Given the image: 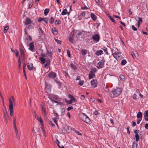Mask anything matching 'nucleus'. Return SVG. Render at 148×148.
Masks as SVG:
<instances>
[{"mask_svg": "<svg viewBox=\"0 0 148 148\" xmlns=\"http://www.w3.org/2000/svg\"><path fill=\"white\" fill-rule=\"evenodd\" d=\"M59 118L55 117L53 119V120L54 123L56 124L58 126V124L57 121L58 120Z\"/></svg>", "mask_w": 148, "mask_h": 148, "instance_id": "obj_27", "label": "nucleus"}, {"mask_svg": "<svg viewBox=\"0 0 148 148\" xmlns=\"http://www.w3.org/2000/svg\"><path fill=\"white\" fill-rule=\"evenodd\" d=\"M9 109L10 115L11 116H12L13 114V108Z\"/></svg>", "mask_w": 148, "mask_h": 148, "instance_id": "obj_36", "label": "nucleus"}, {"mask_svg": "<svg viewBox=\"0 0 148 148\" xmlns=\"http://www.w3.org/2000/svg\"><path fill=\"white\" fill-rule=\"evenodd\" d=\"M9 108H13V103H14L13 101L11 99H9Z\"/></svg>", "mask_w": 148, "mask_h": 148, "instance_id": "obj_16", "label": "nucleus"}, {"mask_svg": "<svg viewBox=\"0 0 148 148\" xmlns=\"http://www.w3.org/2000/svg\"><path fill=\"white\" fill-rule=\"evenodd\" d=\"M95 77V75L94 73L90 72L89 74V78L90 79H91Z\"/></svg>", "mask_w": 148, "mask_h": 148, "instance_id": "obj_22", "label": "nucleus"}, {"mask_svg": "<svg viewBox=\"0 0 148 148\" xmlns=\"http://www.w3.org/2000/svg\"><path fill=\"white\" fill-rule=\"evenodd\" d=\"M73 108L71 106L67 108V110L68 111H69V110H71L73 109Z\"/></svg>", "mask_w": 148, "mask_h": 148, "instance_id": "obj_63", "label": "nucleus"}, {"mask_svg": "<svg viewBox=\"0 0 148 148\" xmlns=\"http://www.w3.org/2000/svg\"><path fill=\"white\" fill-rule=\"evenodd\" d=\"M72 102V103L74 101H75V98L73 97L72 98H71L70 100Z\"/></svg>", "mask_w": 148, "mask_h": 148, "instance_id": "obj_62", "label": "nucleus"}, {"mask_svg": "<svg viewBox=\"0 0 148 148\" xmlns=\"http://www.w3.org/2000/svg\"><path fill=\"white\" fill-rule=\"evenodd\" d=\"M55 41L59 44H60L61 43V41L60 40L56 39L55 38Z\"/></svg>", "mask_w": 148, "mask_h": 148, "instance_id": "obj_50", "label": "nucleus"}, {"mask_svg": "<svg viewBox=\"0 0 148 148\" xmlns=\"http://www.w3.org/2000/svg\"><path fill=\"white\" fill-rule=\"evenodd\" d=\"M112 55L117 60H121L122 58L121 53L117 48H114L112 50Z\"/></svg>", "mask_w": 148, "mask_h": 148, "instance_id": "obj_2", "label": "nucleus"}, {"mask_svg": "<svg viewBox=\"0 0 148 148\" xmlns=\"http://www.w3.org/2000/svg\"><path fill=\"white\" fill-rule=\"evenodd\" d=\"M43 20L46 23H48V18H43Z\"/></svg>", "mask_w": 148, "mask_h": 148, "instance_id": "obj_48", "label": "nucleus"}, {"mask_svg": "<svg viewBox=\"0 0 148 148\" xmlns=\"http://www.w3.org/2000/svg\"><path fill=\"white\" fill-rule=\"evenodd\" d=\"M144 118L145 120L148 121V110L145 111L144 112Z\"/></svg>", "mask_w": 148, "mask_h": 148, "instance_id": "obj_14", "label": "nucleus"}, {"mask_svg": "<svg viewBox=\"0 0 148 148\" xmlns=\"http://www.w3.org/2000/svg\"><path fill=\"white\" fill-rule=\"evenodd\" d=\"M32 22L31 20L29 18H26L25 21V25H27L31 23Z\"/></svg>", "mask_w": 148, "mask_h": 148, "instance_id": "obj_12", "label": "nucleus"}, {"mask_svg": "<svg viewBox=\"0 0 148 148\" xmlns=\"http://www.w3.org/2000/svg\"><path fill=\"white\" fill-rule=\"evenodd\" d=\"M3 112L4 114V117L5 119V122L7 123V115H6V113L4 112V111H3Z\"/></svg>", "mask_w": 148, "mask_h": 148, "instance_id": "obj_32", "label": "nucleus"}, {"mask_svg": "<svg viewBox=\"0 0 148 148\" xmlns=\"http://www.w3.org/2000/svg\"><path fill=\"white\" fill-rule=\"evenodd\" d=\"M90 16L92 19L94 21H95L97 19V16L94 13H91L90 14Z\"/></svg>", "mask_w": 148, "mask_h": 148, "instance_id": "obj_21", "label": "nucleus"}, {"mask_svg": "<svg viewBox=\"0 0 148 148\" xmlns=\"http://www.w3.org/2000/svg\"><path fill=\"white\" fill-rule=\"evenodd\" d=\"M27 67L29 70H31L34 69V67L32 63H28L27 64Z\"/></svg>", "mask_w": 148, "mask_h": 148, "instance_id": "obj_9", "label": "nucleus"}, {"mask_svg": "<svg viewBox=\"0 0 148 148\" xmlns=\"http://www.w3.org/2000/svg\"><path fill=\"white\" fill-rule=\"evenodd\" d=\"M127 63V61L126 60L123 59L122 60L121 62V64L123 66Z\"/></svg>", "mask_w": 148, "mask_h": 148, "instance_id": "obj_31", "label": "nucleus"}, {"mask_svg": "<svg viewBox=\"0 0 148 148\" xmlns=\"http://www.w3.org/2000/svg\"><path fill=\"white\" fill-rule=\"evenodd\" d=\"M91 86L94 88L97 87V84L94 79H92L91 81Z\"/></svg>", "mask_w": 148, "mask_h": 148, "instance_id": "obj_11", "label": "nucleus"}, {"mask_svg": "<svg viewBox=\"0 0 148 148\" xmlns=\"http://www.w3.org/2000/svg\"><path fill=\"white\" fill-rule=\"evenodd\" d=\"M14 53L15 54V55L16 56H18V51L16 49L15 50V52Z\"/></svg>", "mask_w": 148, "mask_h": 148, "instance_id": "obj_55", "label": "nucleus"}, {"mask_svg": "<svg viewBox=\"0 0 148 148\" xmlns=\"http://www.w3.org/2000/svg\"><path fill=\"white\" fill-rule=\"evenodd\" d=\"M135 137H136V141L138 142L139 140V136L138 134H136L135 135Z\"/></svg>", "mask_w": 148, "mask_h": 148, "instance_id": "obj_42", "label": "nucleus"}, {"mask_svg": "<svg viewBox=\"0 0 148 148\" xmlns=\"http://www.w3.org/2000/svg\"><path fill=\"white\" fill-rule=\"evenodd\" d=\"M42 132H43V134H44V136H46V133L45 131V129H44V128H43V127H42Z\"/></svg>", "mask_w": 148, "mask_h": 148, "instance_id": "obj_51", "label": "nucleus"}, {"mask_svg": "<svg viewBox=\"0 0 148 148\" xmlns=\"http://www.w3.org/2000/svg\"><path fill=\"white\" fill-rule=\"evenodd\" d=\"M88 50L85 49H82L81 51V53L82 55L84 57L88 52Z\"/></svg>", "mask_w": 148, "mask_h": 148, "instance_id": "obj_10", "label": "nucleus"}, {"mask_svg": "<svg viewBox=\"0 0 148 148\" xmlns=\"http://www.w3.org/2000/svg\"><path fill=\"white\" fill-rule=\"evenodd\" d=\"M34 114L35 118L39 121L41 123H42L43 122V121L42 120L41 117L40 116H38L36 114L35 112H34Z\"/></svg>", "mask_w": 148, "mask_h": 148, "instance_id": "obj_8", "label": "nucleus"}, {"mask_svg": "<svg viewBox=\"0 0 148 148\" xmlns=\"http://www.w3.org/2000/svg\"><path fill=\"white\" fill-rule=\"evenodd\" d=\"M48 76L49 78L53 79L56 76V74L55 73L51 72L49 73Z\"/></svg>", "mask_w": 148, "mask_h": 148, "instance_id": "obj_7", "label": "nucleus"}, {"mask_svg": "<svg viewBox=\"0 0 148 148\" xmlns=\"http://www.w3.org/2000/svg\"><path fill=\"white\" fill-rule=\"evenodd\" d=\"M52 31L53 34L57 35L58 34V30L55 27L52 28Z\"/></svg>", "mask_w": 148, "mask_h": 148, "instance_id": "obj_18", "label": "nucleus"}, {"mask_svg": "<svg viewBox=\"0 0 148 148\" xmlns=\"http://www.w3.org/2000/svg\"><path fill=\"white\" fill-rule=\"evenodd\" d=\"M142 113L140 112H139L137 115V117L138 118H141L142 119Z\"/></svg>", "mask_w": 148, "mask_h": 148, "instance_id": "obj_28", "label": "nucleus"}, {"mask_svg": "<svg viewBox=\"0 0 148 148\" xmlns=\"http://www.w3.org/2000/svg\"><path fill=\"white\" fill-rule=\"evenodd\" d=\"M16 137L18 139H19L20 138H19V136L18 134V132H16Z\"/></svg>", "mask_w": 148, "mask_h": 148, "instance_id": "obj_60", "label": "nucleus"}, {"mask_svg": "<svg viewBox=\"0 0 148 148\" xmlns=\"http://www.w3.org/2000/svg\"><path fill=\"white\" fill-rule=\"evenodd\" d=\"M54 21V18L53 17H51L50 21V23L52 24L53 23Z\"/></svg>", "mask_w": 148, "mask_h": 148, "instance_id": "obj_53", "label": "nucleus"}, {"mask_svg": "<svg viewBox=\"0 0 148 148\" xmlns=\"http://www.w3.org/2000/svg\"><path fill=\"white\" fill-rule=\"evenodd\" d=\"M145 127L146 129H148V123L146 124L145 125Z\"/></svg>", "mask_w": 148, "mask_h": 148, "instance_id": "obj_64", "label": "nucleus"}, {"mask_svg": "<svg viewBox=\"0 0 148 148\" xmlns=\"http://www.w3.org/2000/svg\"><path fill=\"white\" fill-rule=\"evenodd\" d=\"M76 82L78 85L81 86H82L84 82V80H83L78 81Z\"/></svg>", "mask_w": 148, "mask_h": 148, "instance_id": "obj_25", "label": "nucleus"}, {"mask_svg": "<svg viewBox=\"0 0 148 148\" xmlns=\"http://www.w3.org/2000/svg\"><path fill=\"white\" fill-rule=\"evenodd\" d=\"M56 141H57L56 143H57L58 146L60 148H64V147L62 145V146H61L59 145V144L60 143V142L58 140H57Z\"/></svg>", "mask_w": 148, "mask_h": 148, "instance_id": "obj_46", "label": "nucleus"}, {"mask_svg": "<svg viewBox=\"0 0 148 148\" xmlns=\"http://www.w3.org/2000/svg\"><path fill=\"white\" fill-rule=\"evenodd\" d=\"M137 95L136 94H134L133 96V98L135 100L136 99Z\"/></svg>", "mask_w": 148, "mask_h": 148, "instance_id": "obj_57", "label": "nucleus"}, {"mask_svg": "<svg viewBox=\"0 0 148 148\" xmlns=\"http://www.w3.org/2000/svg\"><path fill=\"white\" fill-rule=\"evenodd\" d=\"M20 51L22 55H23L24 54V51L23 48L21 46L20 47Z\"/></svg>", "mask_w": 148, "mask_h": 148, "instance_id": "obj_29", "label": "nucleus"}, {"mask_svg": "<svg viewBox=\"0 0 148 148\" xmlns=\"http://www.w3.org/2000/svg\"><path fill=\"white\" fill-rule=\"evenodd\" d=\"M67 12V10L66 9H65L63 10V11L62 12L61 14L62 15H65L66 14Z\"/></svg>", "mask_w": 148, "mask_h": 148, "instance_id": "obj_35", "label": "nucleus"}, {"mask_svg": "<svg viewBox=\"0 0 148 148\" xmlns=\"http://www.w3.org/2000/svg\"><path fill=\"white\" fill-rule=\"evenodd\" d=\"M86 11H82L81 13V15L82 17H84L86 15Z\"/></svg>", "mask_w": 148, "mask_h": 148, "instance_id": "obj_38", "label": "nucleus"}, {"mask_svg": "<svg viewBox=\"0 0 148 148\" xmlns=\"http://www.w3.org/2000/svg\"><path fill=\"white\" fill-rule=\"evenodd\" d=\"M45 84L46 85V92L47 93H48L51 91V86L47 83H45Z\"/></svg>", "mask_w": 148, "mask_h": 148, "instance_id": "obj_6", "label": "nucleus"}, {"mask_svg": "<svg viewBox=\"0 0 148 148\" xmlns=\"http://www.w3.org/2000/svg\"><path fill=\"white\" fill-rule=\"evenodd\" d=\"M108 17L110 19L112 22H113L115 23V21L114 20V19L111 16L109 15L108 16Z\"/></svg>", "mask_w": 148, "mask_h": 148, "instance_id": "obj_40", "label": "nucleus"}, {"mask_svg": "<svg viewBox=\"0 0 148 148\" xmlns=\"http://www.w3.org/2000/svg\"><path fill=\"white\" fill-rule=\"evenodd\" d=\"M60 21L59 20H56L55 22V23L56 24H59Z\"/></svg>", "mask_w": 148, "mask_h": 148, "instance_id": "obj_61", "label": "nucleus"}, {"mask_svg": "<svg viewBox=\"0 0 148 148\" xmlns=\"http://www.w3.org/2000/svg\"><path fill=\"white\" fill-rule=\"evenodd\" d=\"M83 114L82 118L83 121L86 123H89L90 121L89 118L84 114Z\"/></svg>", "mask_w": 148, "mask_h": 148, "instance_id": "obj_5", "label": "nucleus"}, {"mask_svg": "<svg viewBox=\"0 0 148 148\" xmlns=\"http://www.w3.org/2000/svg\"><path fill=\"white\" fill-rule=\"evenodd\" d=\"M103 54V52L101 50H99L97 51L95 53V55L99 56Z\"/></svg>", "mask_w": 148, "mask_h": 148, "instance_id": "obj_19", "label": "nucleus"}, {"mask_svg": "<svg viewBox=\"0 0 148 148\" xmlns=\"http://www.w3.org/2000/svg\"><path fill=\"white\" fill-rule=\"evenodd\" d=\"M133 54L134 55V56L135 57L138 56V54L137 53L136 51H133Z\"/></svg>", "mask_w": 148, "mask_h": 148, "instance_id": "obj_49", "label": "nucleus"}, {"mask_svg": "<svg viewBox=\"0 0 148 148\" xmlns=\"http://www.w3.org/2000/svg\"><path fill=\"white\" fill-rule=\"evenodd\" d=\"M67 54L68 56L70 58V51L69 50H67Z\"/></svg>", "mask_w": 148, "mask_h": 148, "instance_id": "obj_59", "label": "nucleus"}, {"mask_svg": "<svg viewBox=\"0 0 148 148\" xmlns=\"http://www.w3.org/2000/svg\"><path fill=\"white\" fill-rule=\"evenodd\" d=\"M39 60L42 64H44L45 63L46 61L47 60V58L45 59L43 57H41L40 58Z\"/></svg>", "mask_w": 148, "mask_h": 148, "instance_id": "obj_23", "label": "nucleus"}, {"mask_svg": "<svg viewBox=\"0 0 148 148\" xmlns=\"http://www.w3.org/2000/svg\"><path fill=\"white\" fill-rule=\"evenodd\" d=\"M69 40L70 42H73V38L72 37H70L69 38Z\"/></svg>", "mask_w": 148, "mask_h": 148, "instance_id": "obj_58", "label": "nucleus"}, {"mask_svg": "<svg viewBox=\"0 0 148 148\" xmlns=\"http://www.w3.org/2000/svg\"><path fill=\"white\" fill-rule=\"evenodd\" d=\"M132 28L133 30H134V31H137V28L134 25H132Z\"/></svg>", "mask_w": 148, "mask_h": 148, "instance_id": "obj_56", "label": "nucleus"}, {"mask_svg": "<svg viewBox=\"0 0 148 148\" xmlns=\"http://www.w3.org/2000/svg\"><path fill=\"white\" fill-rule=\"evenodd\" d=\"M137 144L134 142L133 143L132 145V148H136L137 147Z\"/></svg>", "mask_w": 148, "mask_h": 148, "instance_id": "obj_39", "label": "nucleus"}, {"mask_svg": "<svg viewBox=\"0 0 148 148\" xmlns=\"http://www.w3.org/2000/svg\"><path fill=\"white\" fill-rule=\"evenodd\" d=\"M81 9L83 10H87L88 9V8L86 6H85L84 7H81Z\"/></svg>", "mask_w": 148, "mask_h": 148, "instance_id": "obj_54", "label": "nucleus"}, {"mask_svg": "<svg viewBox=\"0 0 148 148\" xmlns=\"http://www.w3.org/2000/svg\"><path fill=\"white\" fill-rule=\"evenodd\" d=\"M136 20L138 21V23H141L142 22V18L140 17H137Z\"/></svg>", "mask_w": 148, "mask_h": 148, "instance_id": "obj_26", "label": "nucleus"}, {"mask_svg": "<svg viewBox=\"0 0 148 148\" xmlns=\"http://www.w3.org/2000/svg\"><path fill=\"white\" fill-rule=\"evenodd\" d=\"M71 69L75 70L77 69V67L75 64H71Z\"/></svg>", "mask_w": 148, "mask_h": 148, "instance_id": "obj_24", "label": "nucleus"}, {"mask_svg": "<svg viewBox=\"0 0 148 148\" xmlns=\"http://www.w3.org/2000/svg\"><path fill=\"white\" fill-rule=\"evenodd\" d=\"M14 130H15V132H18L17 129L16 128V124H15V125H14Z\"/></svg>", "mask_w": 148, "mask_h": 148, "instance_id": "obj_52", "label": "nucleus"}, {"mask_svg": "<svg viewBox=\"0 0 148 148\" xmlns=\"http://www.w3.org/2000/svg\"><path fill=\"white\" fill-rule=\"evenodd\" d=\"M41 110L42 112L43 113L44 115L45 116L46 115V108L44 105H42Z\"/></svg>", "mask_w": 148, "mask_h": 148, "instance_id": "obj_13", "label": "nucleus"}, {"mask_svg": "<svg viewBox=\"0 0 148 148\" xmlns=\"http://www.w3.org/2000/svg\"><path fill=\"white\" fill-rule=\"evenodd\" d=\"M9 28V26H6L4 28V33H6L7 32V31Z\"/></svg>", "mask_w": 148, "mask_h": 148, "instance_id": "obj_37", "label": "nucleus"}, {"mask_svg": "<svg viewBox=\"0 0 148 148\" xmlns=\"http://www.w3.org/2000/svg\"><path fill=\"white\" fill-rule=\"evenodd\" d=\"M97 72V69L95 68H92L91 69L90 72L94 73Z\"/></svg>", "mask_w": 148, "mask_h": 148, "instance_id": "obj_33", "label": "nucleus"}, {"mask_svg": "<svg viewBox=\"0 0 148 148\" xmlns=\"http://www.w3.org/2000/svg\"><path fill=\"white\" fill-rule=\"evenodd\" d=\"M119 78L121 81H124L125 79V77L123 75H120Z\"/></svg>", "mask_w": 148, "mask_h": 148, "instance_id": "obj_30", "label": "nucleus"}, {"mask_svg": "<svg viewBox=\"0 0 148 148\" xmlns=\"http://www.w3.org/2000/svg\"><path fill=\"white\" fill-rule=\"evenodd\" d=\"M29 49L32 51H33L34 50V47L33 42H32L30 44Z\"/></svg>", "mask_w": 148, "mask_h": 148, "instance_id": "obj_17", "label": "nucleus"}, {"mask_svg": "<svg viewBox=\"0 0 148 148\" xmlns=\"http://www.w3.org/2000/svg\"><path fill=\"white\" fill-rule=\"evenodd\" d=\"M54 52V50L52 49L51 48L50 49V51H49L48 50H47V55L49 56H51L52 55V54H53V53Z\"/></svg>", "mask_w": 148, "mask_h": 148, "instance_id": "obj_15", "label": "nucleus"}, {"mask_svg": "<svg viewBox=\"0 0 148 148\" xmlns=\"http://www.w3.org/2000/svg\"><path fill=\"white\" fill-rule=\"evenodd\" d=\"M97 60H94L93 61V64L98 68L100 69L103 68L104 66V62L99 61L98 63H96Z\"/></svg>", "mask_w": 148, "mask_h": 148, "instance_id": "obj_3", "label": "nucleus"}, {"mask_svg": "<svg viewBox=\"0 0 148 148\" xmlns=\"http://www.w3.org/2000/svg\"><path fill=\"white\" fill-rule=\"evenodd\" d=\"M46 62V63L45 64V67L48 68L50 64L49 60L48 58H47V60Z\"/></svg>", "mask_w": 148, "mask_h": 148, "instance_id": "obj_20", "label": "nucleus"}, {"mask_svg": "<svg viewBox=\"0 0 148 148\" xmlns=\"http://www.w3.org/2000/svg\"><path fill=\"white\" fill-rule=\"evenodd\" d=\"M32 1H30L29 3V8H31L32 6Z\"/></svg>", "mask_w": 148, "mask_h": 148, "instance_id": "obj_47", "label": "nucleus"}, {"mask_svg": "<svg viewBox=\"0 0 148 148\" xmlns=\"http://www.w3.org/2000/svg\"><path fill=\"white\" fill-rule=\"evenodd\" d=\"M66 103L68 104H71L72 103V102L70 100H68L67 99H66L65 101Z\"/></svg>", "mask_w": 148, "mask_h": 148, "instance_id": "obj_45", "label": "nucleus"}, {"mask_svg": "<svg viewBox=\"0 0 148 148\" xmlns=\"http://www.w3.org/2000/svg\"><path fill=\"white\" fill-rule=\"evenodd\" d=\"M81 76H77L76 79V81L79 80H81Z\"/></svg>", "mask_w": 148, "mask_h": 148, "instance_id": "obj_43", "label": "nucleus"}, {"mask_svg": "<svg viewBox=\"0 0 148 148\" xmlns=\"http://www.w3.org/2000/svg\"><path fill=\"white\" fill-rule=\"evenodd\" d=\"M49 10L48 9H45L44 11V14L45 15H47Z\"/></svg>", "mask_w": 148, "mask_h": 148, "instance_id": "obj_34", "label": "nucleus"}, {"mask_svg": "<svg viewBox=\"0 0 148 148\" xmlns=\"http://www.w3.org/2000/svg\"><path fill=\"white\" fill-rule=\"evenodd\" d=\"M64 112H65L64 109L63 108H61V114L62 115H63L64 114Z\"/></svg>", "mask_w": 148, "mask_h": 148, "instance_id": "obj_41", "label": "nucleus"}, {"mask_svg": "<svg viewBox=\"0 0 148 148\" xmlns=\"http://www.w3.org/2000/svg\"><path fill=\"white\" fill-rule=\"evenodd\" d=\"M121 92L122 90L120 88L113 89L110 92V96L112 98L116 97L121 94Z\"/></svg>", "mask_w": 148, "mask_h": 148, "instance_id": "obj_1", "label": "nucleus"}, {"mask_svg": "<svg viewBox=\"0 0 148 148\" xmlns=\"http://www.w3.org/2000/svg\"><path fill=\"white\" fill-rule=\"evenodd\" d=\"M92 38L94 40L96 43L98 42L100 39V37L97 34H95L92 36Z\"/></svg>", "mask_w": 148, "mask_h": 148, "instance_id": "obj_4", "label": "nucleus"}, {"mask_svg": "<svg viewBox=\"0 0 148 148\" xmlns=\"http://www.w3.org/2000/svg\"><path fill=\"white\" fill-rule=\"evenodd\" d=\"M103 51H104L105 53H106V54L107 55H108V52L107 51V49L106 48H104V49H102Z\"/></svg>", "mask_w": 148, "mask_h": 148, "instance_id": "obj_44", "label": "nucleus"}]
</instances>
